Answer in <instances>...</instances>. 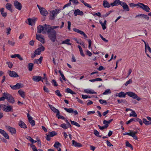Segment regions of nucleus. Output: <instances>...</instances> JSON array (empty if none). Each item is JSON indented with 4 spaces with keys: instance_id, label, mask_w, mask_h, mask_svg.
I'll use <instances>...</instances> for the list:
<instances>
[{
    "instance_id": "7c9ffc66",
    "label": "nucleus",
    "mask_w": 151,
    "mask_h": 151,
    "mask_svg": "<svg viewBox=\"0 0 151 151\" xmlns=\"http://www.w3.org/2000/svg\"><path fill=\"white\" fill-rule=\"evenodd\" d=\"M70 41V40L68 39H67L64 41H63L62 42V44H66L68 45H71V43L69 42Z\"/></svg>"
},
{
    "instance_id": "4d7b16f0",
    "label": "nucleus",
    "mask_w": 151,
    "mask_h": 151,
    "mask_svg": "<svg viewBox=\"0 0 151 151\" xmlns=\"http://www.w3.org/2000/svg\"><path fill=\"white\" fill-rule=\"evenodd\" d=\"M99 22L102 27L103 29H106V25L103 24V22L101 21H99Z\"/></svg>"
},
{
    "instance_id": "6e6552de",
    "label": "nucleus",
    "mask_w": 151,
    "mask_h": 151,
    "mask_svg": "<svg viewBox=\"0 0 151 151\" xmlns=\"http://www.w3.org/2000/svg\"><path fill=\"white\" fill-rule=\"evenodd\" d=\"M5 128L7 130L9 131L12 134H15L16 133V131L15 128L7 125L5 126Z\"/></svg>"
},
{
    "instance_id": "6e6d98bb",
    "label": "nucleus",
    "mask_w": 151,
    "mask_h": 151,
    "mask_svg": "<svg viewBox=\"0 0 151 151\" xmlns=\"http://www.w3.org/2000/svg\"><path fill=\"white\" fill-rule=\"evenodd\" d=\"M56 134V133L54 131H52L50 133V135L51 137H52Z\"/></svg>"
},
{
    "instance_id": "a878e982",
    "label": "nucleus",
    "mask_w": 151,
    "mask_h": 151,
    "mask_svg": "<svg viewBox=\"0 0 151 151\" xmlns=\"http://www.w3.org/2000/svg\"><path fill=\"white\" fill-rule=\"evenodd\" d=\"M43 26L41 25H39L37 27V32L40 33L42 32L43 33Z\"/></svg>"
},
{
    "instance_id": "72a5a7b5",
    "label": "nucleus",
    "mask_w": 151,
    "mask_h": 151,
    "mask_svg": "<svg viewBox=\"0 0 151 151\" xmlns=\"http://www.w3.org/2000/svg\"><path fill=\"white\" fill-rule=\"evenodd\" d=\"M131 134H132L133 136H132L134 139L137 140L138 138L135 135L137 133V132H131Z\"/></svg>"
},
{
    "instance_id": "49530a36",
    "label": "nucleus",
    "mask_w": 151,
    "mask_h": 151,
    "mask_svg": "<svg viewBox=\"0 0 151 151\" xmlns=\"http://www.w3.org/2000/svg\"><path fill=\"white\" fill-rule=\"evenodd\" d=\"M126 146L127 147H131L132 149L133 150V148L132 145L128 141H127L125 142Z\"/></svg>"
},
{
    "instance_id": "0eeeda50",
    "label": "nucleus",
    "mask_w": 151,
    "mask_h": 151,
    "mask_svg": "<svg viewBox=\"0 0 151 151\" xmlns=\"http://www.w3.org/2000/svg\"><path fill=\"white\" fill-rule=\"evenodd\" d=\"M139 7L141 8L143 10L147 12H149L150 11V9L147 5H145L142 3H139Z\"/></svg>"
},
{
    "instance_id": "ea45409f",
    "label": "nucleus",
    "mask_w": 151,
    "mask_h": 151,
    "mask_svg": "<svg viewBox=\"0 0 151 151\" xmlns=\"http://www.w3.org/2000/svg\"><path fill=\"white\" fill-rule=\"evenodd\" d=\"M60 145V144L59 142H57L55 143L53 146L57 149L59 147Z\"/></svg>"
},
{
    "instance_id": "4468645a",
    "label": "nucleus",
    "mask_w": 151,
    "mask_h": 151,
    "mask_svg": "<svg viewBox=\"0 0 151 151\" xmlns=\"http://www.w3.org/2000/svg\"><path fill=\"white\" fill-rule=\"evenodd\" d=\"M36 39L42 43H44L45 42L44 39L41 35H39L36 34Z\"/></svg>"
},
{
    "instance_id": "cd10ccee",
    "label": "nucleus",
    "mask_w": 151,
    "mask_h": 151,
    "mask_svg": "<svg viewBox=\"0 0 151 151\" xmlns=\"http://www.w3.org/2000/svg\"><path fill=\"white\" fill-rule=\"evenodd\" d=\"M126 94V93H125L121 91L116 95V96H118L120 98H124L125 97Z\"/></svg>"
},
{
    "instance_id": "39448f33",
    "label": "nucleus",
    "mask_w": 151,
    "mask_h": 151,
    "mask_svg": "<svg viewBox=\"0 0 151 151\" xmlns=\"http://www.w3.org/2000/svg\"><path fill=\"white\" fill-rule=\"evenodd\" d=\"M37 7L39 9L40 14L42 16H46L48 14V12L46 9L43 7L40 6L39 5H37Z\"/></svg>"
},
{
    "instance_id": "7ed1b4c3",
    "label": "nucleus",
    "mask_w": 151,
    "mask_h": 151,
    "mask_svg": "<svg viewBox=\"0 0 151 151\" xmlns=\"http://www.w3.org/2000/svg\"><path fill=\"white\" fill-rule=\"evenodd\" d=\"M43 34H45L46 33H47L48 34L52 31V27L50 25L45 24L43 26Z\"/></svg>"
},
{
    "instance_id": "0e129e2a",
    "label": "nucleus",
    "mask_w": 151,
    "mask_h": 151,
    "mask_svg": "<svg viewBox=\"0 0 151 151\" xmlns=\"http://www.w3.org/2000/svg\"><path fill=\"white\" fill-rule=\"evenodd\" d=\"M55 93L58 96L61 97L62 96V95L60 94L59 90L56 91H55Z\"/></svg>"
},
{
    "instance_id": "052dcab7",
    "label": "nucleus",
    "mask_w": 151,
    "mask_h": 151,
    "mask_svg": "<svg viewBox=\"0 0 151 151\" xmlns=\"http://www.w3.org/2000/svg\"><path fill=\"white\" fill-rule=\"evenodd\" d=\"M74 40L77 43L80 45L82 42H81V40L80 39H77L76 38H74Z\"/></svg>"
},
{
    "instance_id": "c85d7f7f",
    "label": "nucleus",
    "mask_w": 151,
    "mask_h": 151,
    "mask_svg": "<svg viewBox=\"0 0 151 151\" xmlns=\"http://www.w3.org/2000/svg\"><path fill=\"white\" fill-rule=\"evenodd\" d=\"M5 6L7 9L11 11L12 12V5L11 4L7 3L6 4Z\"/></svg>"
},
{
    "instance_id": "1a4fd4ad",
    "label": "nucleus",
    "mask_w": 151,
    "mask_h": 151,
    "mask_svg": "<svg viewBox=\"0 0 151 151\" xmlns=\"http://www.w3.org/2000/svg\"><path fill=\"white\" fill-rule=\"evenodd\" d=\"M37 19L36 18H35L32 19L29 18L27 19V21L26 22L29 25L32 26L35 24V21Z\"/></svg>"
},
{
    "instance_id": "864d4df0",
    "label": "nucleus",
    "mask_w": 151,
    "mask_h": 151,
    "mask_svg": "<svg viewBox=\"0 0 151 151\" xmlns=\"http://www.w3.org/2000/svg\"><path fill=\"white\" fill-rule=\"evenodd\" d=\"M132 83V80L131 79H129L128 81H127L125 83V85L126 86H127L128 84H130Z\"/></svg>"
},
{
    "instance_id": "f3484780",
    "label": "nucleus",
    "mask_w": 151,
    "mask_h": 151,
    "mask_svg": "<svg viewBox=\"0 0 151 151\" xmlns=\"http://www.w3.org/2000/svg\"><path fill=\"white\" fill-rule=\"evenodd\" d=\"M74 14L75 16L77 15L83 16L84 13L82 11H81L79 9H77L74 10Z\"/></svg>"
},
{
    "instance_id": "58836bf2",
    "label": "nucleus",
    "mask_w": 151,
    "mask_h": 151,
    "mask_svg": "<svg viewBox=\"0 0 151 151\" xmlns=\"http://www.w3.org/2000/svg\"><path fill=\"white\" fill-rule=\"evenodd\" d=\"M64 109L68 112L71 113L73 112V110L71 108L67 109L65 108H64Z\"/></svg>"
},
{
    "instance_id": "6ab92c4d",
    "label": "nucleus",
    "mask_w": 151,
    "mask_h": 151,
    "mask_svg": "<svg viewBox=\"0 0 151 151\" xmlns=\"http://www.w3.org/2000/svg\"><path fill=\"white\" fill-rule=\"evenodd\" d=\"M84 92L87 93L93 94L97 93L93 90L90 89H84Z\"/></svg>"
},
{
    "instance_id": "2eb2a0df",
    "label": "nucleus",
    "mask_w": 151,
    "mask_h": 151,
    "mask_svg": "<svg viewBox=\"0 0 151 151\" xmlns=\"http://www.w3.org/2000/svg\"><path fill=\"white\" fill-rule=\"evenodd\" d=\"M73 30L75 32L78 33L81 35H83L84 37L86 38H87V36L82 31H81V30H80L78 29H77L76 28H74V29H73Z\"/></svg>"
},
{
    "instance_id": "bf43d9fd",
    "label": "nucleus",
    "mask_w": 151,
    "mask_h": 151,
    "mask_svg": "<svg viewBox=\"0 0 151 151\" xmlns=\"http://www.w3.org/2000/svg\"><path fill=\"white\" fill-rule=\"evenodd\" d=\"M8 44H9L10 45H11L12 46H14L15 44V42L11 41L9 40L8 41Z\"/></svg>"
},
{
    "instance_id": "4c0bfd02",
    "label": "nucleus",
    "mask_w": 151,
    "mask_h": 151,
    "mask_svg": "<svg viewBox=\"0 0 151 151\" xmlns=\"http://www.w3.org/2000/svg\"><path fill=\"white\" fill-rule=\"evenodd\" d=\"M102 79L100 78H97L95 79L90 80L89 81L90 82H94L96 81H101Z\"/></svg>"
},
{
    "instance_id": "13d9d810",
    "label": "nucleus",
    "mask_w": 151,
    "mask_h": 151,
    "mask_svg": "<svg viewBox=\"0 0 151 151\" xmlns=\"http://www.w3.org/2000/svg\"><path fill=\"white\" fill-rule=\"evenodd\" d=\"M11 30V29L10 27H7L6 28V33L7 35L10 34Z\"/></svg>"
},
{
    "instance_id": "e433bc0d",
    "label": "nucleus",
    "mask_w": 151,
    "mask_h": 151,
    "mask_svg": "<svg viewBox=\"0 0 151 151\" xmlns=\"http://www.w3.org/2000/svg\"><path fill=\"white\" fill-rule=\"evenodd\" d=\"M33 64L32 63H30L28 64V69L30 71L32 70L33 69Z\"/></svg>"
},
{
    "instance_id": "ddd939ff",
    "label": "nucleus",
    "mask_w": 151,
    "mask_h": 151,
    "mask_svg": "<svg viewBox=\"0 0 151 151\" xmlns=\"http://www.w3.org/2000/svg\"><path fill=\"white\" fill-rule=\"evenodd\" d=\"M22 86L23 84L19 83H17L14 86H10V87L12 88L14 90L19 89L22 88Z\"/></svg>"
},
{
    "instance_id": "4be33fe9",
    "label": "nucleus",
    "mask_w": 151,
    "mask_h": 151,
    "mask_svg": "<svg viewBox=\"0 0 151 151\" xmlns=\"http://www.w3.org/2000/svg\"><path fill=\"white\" fill-rule=\"evenodd\" d=\"M43 59V57L41 56L38 59H35L34 60V63L39 64L41 63Z\"/></svg>"
},
{
    "instance_id": "f257e3e1",
    "label": "nucleus",
    "mask_w": 151,
    "mask_h": 151,
    "mask_svg": "<svg viewBox=\"0 0 151 151\" xmlns=\"http://www.w3.org/2000/svg\"><path fill=\"white\" fill-rule=\"evenodd\" d=\"M60 9H56L51 11L50 12V19H54L55 17L60 12Z\"/></svg>"
},
{
    "instance_id": "412c9836",
    "label": "nucleus",
    "mask_w": 151,
    "mask_h": 151,
    "mask_svg": "<svg viewBox=\"0 0 151 151\" xmlns=\"http://www.w3.org/2000/svg\"><path fill=\"white\" fill-rule=\"evenodd\" d=\"M9 75L12 77H18L19 76L14 71H9Z\"/></svg>"
},
{
    "instance_id": "69168bd1",
    "label": "nucleus",
    "mask_w": 151,
    "mask_h": 151,
    "mask_svg": "<svg viewBox=\"0 0 151 151\" xmlns=\"http://www.w3.org/2000/svg\"><path fill=\"white\" fill-rule=\"evenodd\" d=\"M89 45H88V48L90 49H92V48H91V40H88Z\"/></svg>"
},
{
    "instance_id": "603ef678",
    "label": "nucleus",
    "mask_w": 151,
    "mask_h": 151,
    "mask_svg": "<svg viewBox=\"0 0 151 151\" xmlns=\"http://www.w3.org/2000/svg\"><path fill=\"white\" fill-rule=\"evenodd\" d=\"M99 102L101 104H104L105 105H106L107 104L106 101V100H102V99H100L99 100Z\"/></svg>"
},
{
    "instance_id": "37998d69",
    "label": "nucleus",
    "mask_w": 151,
    "mask_h": 151,
    "mask_svg": "<svg viewBox=\"0 0 151 151\" xmlns=\"http://www.w3.org/2000/svg\"><path fill=\"white\" fill-rule=\"evenodd\" d=\"M70 122H71L72 124L75 125L77 127H80V125L79 124H78V123H77V122H75L74 121H71V120H70Z\"/></svg>"
},
{
    "instance_id": "8fccbe9b",
    "label": "nucleus",
    "mask_w": 151,
    "mask_h": 151,
    "mask_svg": "<svg viewBox=\"0 0 151 151\" xmlns=\"http://www.w3.org/2000/svg\"><path fill=\"white\" fill-rule=\"evenodd\" d=\"M29 122L32 126H34L35 125V121L34 120L32 119L29 120Z\"/></svg>"
},
{
    "instance_id": "338daca9",
    "label": "nucleus",
    "mask_w": 151,
    "mask_h": 151,
    "mask_svg": "<svg viewBox=\"0 0 151 151\" xmlns=\"http://www.w3.org/2000/svg\"><path fill=\"white\" fill-rule=\"evenodd\" d=\"M52 83L54 86H58V85L56 83V81L55 80L53 79L52 80Z\"/></svg>"
},
{
    "instance_id": "774afa93",
    "label": "nucleus",
    "mask_w": 151,
    "mask_h": 151,
    "mask_svg": "<svg viewBox=\"0 0 151 151\" xmlns=\"http://www.w3.org/2000/svg\"><path fill=\"white\" fill-rule=\"evenodd\" d=\"M6 63L8 65V66L9 68H11L12 67L13 65L12 63L7 62Z\"/></svg>"
},
{
    "instance_id": "393cba45",
    "label": "nucleus",
    "mask_w": 151,
    "mask_h": 151,
    "mask_svg": "<svg viewBox=\"0 0 151 151\" xmlns=\"http://www.w3.org/2000/svg\"><path fill=\"white\" fill-rule=\"evenodd\" d=\"M49 106L51 110L54 112L56 113L57 114H59V111L55 108L53 106L51 105H49Z\"/></svg>"
},
{
    "instance_id": "3c124183",
    "label": "nucleus",
    "mask_w": 151,
    "mask_h": 151,
    "mask_svg": "<svg viewBox=\"0 0 151 151\" xmlns=\"http://www.w3.org/2000/svg\"><path fill=\"white\" fill-rule=\"evenodd\" d=\"M2 135L4 136L5 138L9 139V137L8 134L5 132Z\"/></svg>"
},
{
    "instance_id": "09e8293b",
    "label": "nucleus",
    "mask_w": 151,
    "mask_h": 151,
    "mask_svg": "<svg viewBox=\"0 0 151 151\" xmlns=\"http://www.w3.org/2000/svg\"><path fill=\"white\" fill-rule=\"evenodd\" d=\"M59 72L60 73V76H61L63 79L64 81H65L66 79L63 73L61 72V71L60 70L59 71Z\"/></svg>"
},
{
    "instance_id": "9b49d317",
    "label": "nucleus",
    "mask_w": 151,
    "mask_h": 151,
    "mask_svg": "<svg viewBox=\"0 0 151 151\" xmlns=\"http://www.w3.org/2000/svg\"><path fill=\"white\" fill-rule=\"evenodd\" d=\"M14 6L17 9L20 10L22 7L21 4L17 1H15L14 2Z\"/></svg>"
},
{
    "instance_id": "e2e57ef3",
    "label": "nucleus",
    "mask_w": 151,
    "mask_h": 151,
    "mask_svg": "<svg viewBox=\"0 0 151 151\" xmlns=\"http://www.w3.org/2000/svg\"><path fill=\"white\" fill-rule=\"evenodd\" d=\"M70 1H72L75 4H77L78 3L77 0H70Z\"/></svg>"
},
{
    "instance_id": "a211bd4d",
    "label": "nucleus",
    "mask_w": 151,
    "mask_h": 151,
    "mask_svg": "<svg viewBox=\"0 0 151 151\" xmlns=\"http://www.w3.org/2000/svg\"><path fill=\"white\" fill-rule=\"evenodd\" d=\"M3 110L6 112L10 111L12 109V107L11 106L4 105Z\"/></svg>"
},
{
    "instance_id": "b1692460",
    "label": "nucleus",
    "mask_w": 151,
    "mask_h": 151,
    "mask_svg": "<svg viewBox=\"0 0 151 151\" xmlns=\"http://www.w3.org/2000/svg\"><path fill=\"white\" fill-rule=\"evenodd\" d=\"M72 145L75 147H81L82 146V145L78 143L74 140L72 141Z\"/></svg>"
},
{
    "instance_id": "dca6fc26",
    "label": "nucleus",
    "mask_w": 151,
    "mask_h": 151,
    "mask_svg": "<svg viewBox=\"0 0 151 151\" xmlns=\"http://www.w3.org/2000/svg\"><path fill=\"white\" fill-rule=\"evenodd\" d=\"M121 5L123 7V9L125 11H129V8L128 6L123 1Z\"/></svg>"
},
{
    "instance_id": "c03bdc74",
    "label": "nucleus",
    "mask_w": 151,
    "mask_h": 151,
    "mask_svg": "<svg viewBox=\"0 0 151 151\" xmlns=\"http://www.w3.org/2000/svg\"><path fill=\"white\" fill-rule=\"evenodd\" d=\"M129 5L131 7H134L135 6H139V3H138L137 4H134V3H132L129 4Z\"/></svg>"
},
{
    "instance_id": "c9c22d12",
    "label": "nucleus",
    "mask_w": 151,
    "mask_h": 151,
    "mask_svg": "<svg viewBox=\"0 0 151 151\" xmlns=\"http://www.w3.org/2000/svg\"><path fill=\"white\" fill-rule=\"evenodd\" d=\"M131 111V113L129 114L130 116L137 117V115L134 111L132 110Z\"/></svg>"
},
{
    "instance_id": "79ce46f5",
    "label": "nucleus",
    "mask_w": 151,
    "mask_h": 151,
    "mask_svg": "<svg viewBox=\"0 0 151 151\" xmlns=\"http://www.w3.org/2000/svg\"><path fill=\"white\" fill-rule=\"evenodd\" d=\"M93 133L96 136L101 137V136L99 135V132L96 129L94 130Z\"/></svg>"
},
{
    "instance_id": "20e7f679",
    "label": "nucleus",
    "mask_w": 151,
    "mask_h": 151,
    "mask_svg": "<svg viewBox=\"0 0 151 151\" xmlns=\"http://www.w3.org/2000/svg\"><path fill=\"white\" fill-rule=\"evenodd\" d=\"M56 32L55 30H52V31L49 33L48 35L50 40L52 42L55 41L56 39Z\"/></svg>"
},
{
    "instance_id": "a18cd8bd",
    "label": "nucleus",
    "mask_w": 151,
    "mask_h": 151,
    "mask_svg": "<svg viewBox=\"0 0 151 151\" xmlns=\"http://www.w3.org/2000/svg\"><path fill=\"white\" fill-rule=\"evenodd\" d=\"M123 1H120L119 0H115L114 2L115 3L116 6L118 5L122 4Z\"/></svg>"
},
{
    "instance_id": "f8f14e48",
    "label": "nucleus",
    "mask_w": 151,
    "mask_h": 151,
    "mask_svg": "<svg viewBox=\"0 0 151 151\" xmlns=\"http://www.w3.org/2000/svg\"><path fill=\"white\" fill-rule=\"evenodd\" d=\"M32 80L33 81L35 82H39L40 81H42L43 82V80H42V77L39 76H35L32 77Z\"/></svg>"
},
{
    "instance_id": "f704fd0d",
    "label": "nucleus",
    "mask_w": 151,
    "mask_h": 151,
    "mask_svg": "<svg viewBox=\"0 0 151 151\" xmlns=\"http://www.w3.org/2000/svg\"><path fill=\"white\" fill-rule=\"evenodd\" d=\"M145 52H146V49H147L148 51L151 53V49L148 43H147L146 45H145Z\"/></svg>"
},
{
    "instance_id": "2f4dec72",
    "label": "nucleus",
    "mask_w": 151,
    "mask_h": 151,
    "mask_svg": "<svg viewBox=\"0 0 151 151\" xmlns=\"http://www.w3.org/2000/svg\"><path fill=\"white\" fill-rule=\"evenodd\" d=\"M65 91L68 93H70L72 94H75L76 93L75 92L73 91L72 90L68 88L65 89Z\"/></svg>"
},
{
    "instance_id": "423d86ee",
    "label": "nucleus",
    "mask_w": 151,
    "mask_h": 151,
    "mask_svg": "<svg viewBox=\"0 0 151 151\" xmlns=\"http://www.w3.org/2000/svg\"><path fill=\"white\" fill-rule=\"evenodd\" d=\"M126 94L129 97L136 99L137 101H139L141 99L136 94L133 92L130 91L126 93Z\"/></svg>"
},
{
    "instance_id": "aec40b11",
    "label": "nucleus",
    "mask_w": 151,
    "mask_h": 151,
    "mask_svg": "<svg viewBox=\"0 0 151 151\" xmlns=\"http://www.w3.org/2000/svg\"><path fill=\"white\" fill-rule=\"evenodd\" d=\"M103 6L104 8H109L111 7V5L108 1L105 0L103 1Z\"/></svg>"
},
{
    "instance_id": "9d476101",
    "label": "nucleus",
    "mask_w": 151,
    "mask_h": 151,
    "mask_svg": "<svg viewBox=\"0 0 151 151\" xmlns=\"http://www.w3.org/2000/svg\"><path fill=\"white\" fill-rule=\"evenodd\" d=\"M45 49V47L43 46H41L40 47L37 49L35 51L34 53L36 55H38L40 54L41 51H43Z\"/></svg>"
},
{
    "instance_id": "473e14b6",
    "label": "nucleus",
    "mask_w": 151,
    "mask_h": 151,
    "mask_svg": "<svg viewBox=\"0 0 151 151\" xmlns=\"http://www.w3.org/2000/svg\"><path fill=\"white\" fill-rule=\"evenodd\" d=\"M142 122L146 125H148L151 124V122L147 121V119L145 118H144L142 119Z\"/></svg>"
},
{
    "instance_id": "5701e85b",
    "label": "nucleus",
    "mask_w": 151,
    "mask_h": 151,
    "mask_svg": "<svg viewBox=\"0 0 151 151\" xmlns=\"http://www.w3.org/2000/svg\"><path fill=\"white\" fill-rule=\"evenodd\" d=\"M139 17H142L145 19H147V20H148L149 19V17L147 15H145L143 14H140L138 15H136L135 16L136 18Z\"/></svg>"
},
{
    "instance_id": "de8ad7c7",
    "label": "nucleus",
    "mask_w": 151,
    "mask_h": 151,
    "mask_svg": "<svg viewBox=\"0 0 151 151\" xmlns=\"http://www.w3.org/2000/svg\"><path fill=\"white\" fill-rule=\"evenodd\" d=\"M60 126L64 129H66L68 128V127L65 124H61Z\"/></svg>"
},
{
    "instance_id": "5fc2aeb1",
    "label": "nucleus",
    "mask_w": 151,
    "mask_h": 151,
    "mask_svg": "<svg viewBox=\"0 0 151 151\" xmlns=\"http://www.w3.org/2000/svg\"><path fill=\"white\" fill-rule=\"evenodd\" d=\"M98 127L100 129L103 130L104 129L108 127V126L104 125L103 126H101L99 125Z\"/></svg>"
},
{
    "instance_id": "bb28decb",
    "label": "nucleus",
    "mask_w": 151,
    "mask_h": 151,
    "mask_svg": "<svg viewBox=\"0 0 151 151\" xmlns=\"http://www.w3.org/2000/svg\"><path fill=\"white\" fill-rule=\"evenodd\" d=\"M19 125L22 128L25 129L27 128L26 125L22 121H20L19 122Z\"/></svg>"
},
{
    "instance_id": "c756f323",
    "label": "nucleus",
    "mask_w": 151,
    "mask_h": 151,
    "mask_svg": "<svg viewBox=\"0 0 151 151\" xmlns=\"http://www.w3.org/2000/svg\"><path fill=\"white\" fill-rule=\"evenodd\" d=\"M18 92L22 98H24L25 96V93L23 91L20 89L19 90Z\"/></svg>"
},
{
    "instance_id": "680f3d73",
    "label": "nucleus",
    "mask_w": 151,
    "mask_h": 151,
    "mask_svg": "<svg viewBox=\"0 0 151 151\" xmlns=\"http://www.w3.org/2000/svg\"><path fill=\"white\" fill-rule=\"evenodd\" d=\"M32 148V150H33V151H37V148L34 145H31Z\"/></svg>"
},
{
    "instance_id": "a19ab883",
    "label": "nucleus",
    "mask_w": 151,
    "mask_h": 151,
    "mask_svg": "<svg viewBox=\"0 0 151 151\" xmlns=\"http://www.w3.org/2000/svg\"><path fill=\"white\" fill-rule=\"evenodd\" d=\"M111 91L110 89H108L103 93V95H107L111 93Z\"/></svg>"
},
{
    "instance_id": "f03ea898",
    "label": "nucleus",
    "mask_w": 151,
    "mask_h": 151,
    "mask_svg": "<svg viewBox=\"0 0 151 151\" xmlns=\"http://www.w3.org/2000/svg\"><path fill=\"white\" fill-rule=\"evenodd\" d=\"M3 95L5 97V99H7L8 101L10 103H13L14 102V100L12 95L7 93H4Z\"/></svg>"
}]
</instances>
